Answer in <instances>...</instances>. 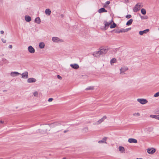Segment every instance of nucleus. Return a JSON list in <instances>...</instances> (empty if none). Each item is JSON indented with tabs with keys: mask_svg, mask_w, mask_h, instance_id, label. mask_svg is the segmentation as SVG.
Listing matches in <instances>:
<instances>
[{
	"mask_svg": "<svg viewBox=\"0 0 159 159\" xmlns=\"http://www.w3.org/2000/svg\"><path fill=\"white\" fill-rule=\"evenodd\" d=\"M50 126L53 128V131L54 133L59 132L63 129V125L59 122H55L50 124Z\"/></svg>",
	"mask_w": 159,
	"mask_h": 159,
	"instance_id": "nucleus-1",
	"label": "nucleus"
},
{
	"mask_svg": "<svg viewBox=\"0 0 159 159\" xmlns=\"http://www.w3.org/2000/svg\"><path fill=\"white\" fill-rule=\"evenodd\" d=\"M52 41L54 43H61L63 42L62 39H61L58 37H53L52 38Z\"/></svg>",
	"mask_w": 159,
	"mask_h": 159,
	"instance_id": "nucleus-2",
	"label": "nucleus"
},
{
	"mask_svg": "<svg viewBox=\"0 0 159 159\" xmlns=\"http://www.w3.org/2000/svg\"><path fill=\"white\" fill-rule=\"evenodd\" d=\"M137 101L142 105H144L148 103V101L144 98H138Z\"/></svg>",
	"mask_w": 159,
	"mask_h": 159,
	"instance_id": "nucleus-3",
	"label": "nucleus"
},
{
	"mask_svg": "<svg viewBox=\"0 0 159 159\" xmlns=\"http://www.w3.org/2000/svg\"><path fill=\"white\" fill-rule=\"evenodd\" d=\"M128 70V68L127 66L122 67L120 69V74L122 75L125 74V72Z\"/></svg>",
	"mask_w": 159,
	"mask_h": 159,
	"instance_id": "nucleus-4",
	"label": "nucleus"
},
{
	"mask_svg": "<svg viewBox=\"0 0 159 159\" xmlns=\"http://www.w3.org/2000/svg\"><path fill=\"white\" fill-rule=\"evenodd\" d=\"M108 50V48H102L100 49L99 50L100 53L101 55L106 54Z\"/></svg>",
	"mask_w": 159,
	"mask_h": 159,
	"instance_id": "nucleus-5",
	"label": "nucleus"
},
{
	"mask_svg": "<svg viewBox=\"0 0 159 159\" xmlns=\"http://www.w3.org/2000/svg\"><path fill=\"white\" fill-rule=\"evenodd\" d=\"M141 7L140 4L139 5L137 4L133 9V11L134 12H136L138 11L139 10L140 8Z\"/></svg>",
	"mask_w": 159,
	"mask_h": 159,
	"instance_id": "nucleus-6",
	"label": "nucleus"
},
{
	"mask_svg": "<svg viewBox=\"0 0 159 159\" xmlns=\"http://www.w3.org/2000/svg\"><path fill=\"white\" fill-rule=\"evenodd\" d=\"M155 149L153 148H148L147 149V152L150 154H153L155 152Z\"/></svg>",
	"mask_w": 159,
	"mask_h": 159,
	"instance_id": "nucleus-7",
	"label": "nucleus"
},
{
	"mask_svg": "<svg viewBox=\"0 0 159 159\" xmlns=\"http://www.w3.org/2000/svg\"><path fill=\"white\" fill-rule=\"evenodd\" d=\"M29 52L31 53H34L35 52L34 49L31 46H30L28 48Z\"/></svg>",
	"mask_w": 159,
	"mask_h": 159,
	"instance_id": "nucleus-8",
	"label": "nucleus"
},
{
	"mask_svg": "<svg viewBox=\"0 0 159 159\" xmlns=\"http://www.w3.org/2000/svg\"><path fill=\"white\" fill-rule=\"evenodd\" d=\"M70 66L72 68L75 70L78 69L79 67V65L76 63L70 64Z\"/></svg>",
	"mask_w": 159,
	"mask_h": 159,
	"instance_id": "nucleus-9",
	"label": "nucleus"
},
{
	"mask_svg": "<svg viewBox=\"0 0 159 159\" xmlns=\"http://www.w3.org/2000/svg\"><path fill=\"white\" fill-rule=\"evenodd\" d=\"M22 78L24 79H27L28 78V72L25 71L21 74Z\"/></svg>",
	"mask_w": 159,
	"mask_h": 159,
	"instance_id": "nucleus-10",
	"label": "nucleus"
},
{
	"mask_svg": "<svg viewBox=\"0 0 159 159\" xmlns=\"http://www.w3.org/2000/svg\"><path fill=\"white\" fill-rule=\"evenodd\" d=\"M36 81V79L33 78H29L27 80V82L28 83H35Z\"/></svg>",
	"mask_w": 159,
	"mask_h": 159,
	"instance_id": "nucleus-11",
	"label": "nucleus"
},
{
	"mask_svg": "<svg viewBox=\"0 0 159 159\" xmlns=\"http://www.w3.org/2000/svg\"><path fill=\"white\" fill-rule=\"evenodd\" d=\"M107 137H103L102 140H99L98 142V143H107Z\"/></svg>",
	"mask_w": 159,
	"mask_h": 159,
	"instance_id": "nucleus-12",
	"label": "nucleus"
},
{
	"mask_svg": "<svg viewBox=\"0 0 159 159\" xmlns=\"http://www.w3.org/2000/svg\"><path fill=\"white\" fill-rule=\"evenodd\" d=\"M128 142L130 143H137V140L134 139L129 138L128 140Z\"/></svg>",
	"mask_w": 159,
	"mask_h": 159,
	"instance_id": "nucleus-13",
	"label": "nucleus"
},
{
	"mask_svg": "<svg viewBox=\"0 0 159 159\" xmlns=\"http://www.w3.org/2000/svg\"><path fill=\"white\" fill-rule=\"evenodd\" d=\"M149 31V29H147L145 30H144L143 31H140L139 32V34L140 35H142L144 34H146L147 32H148Z\"/></svg>",
	"mask_w": 159,
	"mask_h": 159,
	"instance_id": "nucleus-14",
	"label": "nucleus"
},
{
	"mask_svg": "<svg viewBox=\"0 0 159 159\" xmlns=\"http://www.w3.org/2000/svg\"><path fill=\"white\" fill-rule=\"evenodd\" d=\"M93 55L97 57H99L101 55L99 50L98 51L94 52L93 54Z\"/></svg>",
	"mask_w": 159,
	"mask_h": 159,
	"instance_id": "nucleus-15",
	"label": "nucleus"
},
{
	"mask_svg": "<svg viewBox=\"0 0 159 159\" xmlns=\"http://www.w3.org/2000/svg\"><path fill=\"white\" fill-rule=\"evenodd\" d=\"M20 74L19 73L16 71L12 72L10 73L11 76L12 77H15Z\"/></svg>",
	"mask_w": 159,
	"mask_h": 159,
	"instance_id": "nucleus-16",
	"label": "nucleus"
},
{
	"mask_svg": "<svg viewBox=\"0 0 159 159\" xmlns=\"http://www.w3.org/2000/svg\"><path fill=\"white\" fill-rule=\"evenodd\" d=\"M104 23L105 25V30H107L111 24V22H108L106 21H104Z\"/></svg>",
	"mask_w": 159,
	"mask_h": 159,
	"instance_id": "nucleus-17",
	"label": "nucleus"
},
{
	"mask_svg": "<svg viewBox=\"0 0 159 159\" xmlns=\"http://www.w3.org/2000/svg\"><path fill=\"white\" fill-rule=\"evenodd\" d=\"M119 150L121 153H125V149L124 148L121 146H120L119 147Z\"/></svg>",
	"mask_w": 159,
	"mask_h": 159,
	"instance_id": "nucleus-18",
	"label": "nucleus"
},
{
	"mask_svg": "<svg viewBox=\"0 0 159 159\" xmlns=\"http://www.w3.org/2000/svg\"><path fill=\"white\" fill-rule=\"evenodd\" d=\"M99 13H101L103 12H107V11L104 8H102L99 9L98 10Z\"/></svg>",
	"mask_w": 159,
	"mask_h": 159,
	"instance_id": "nucleus-19",
	"label": "nucleus"
},
{
	"mask_svg": "<svg viewBox=\"0 0 159 159\" xmlns=\"http://www.w3.org/2000/svg\"><path fill=\"white\" fill-rule=\"evenodd\" d=\"M39 47L41 49H43L45 47V44L43 42H41L39 43Z\"/></svg>",
	"mask_w": 159,
	"mask_h": 159,
	"instance_id": "nucleus-20",
	"label": "nucleus"
},
{
	"mask_svg": "<svg viewBox=\"0 0 159 159\" xmlns=\"http://www.w3.org/2000/svg\"><path fill=\"white\" fill-rule=\"evenodd\" d=\"M25 19L28 22L30 21L31 20V17L29 16H25Z\"/></svg>",
	"mask_w": 159,
	"mask_h": 159,
	"instance_id": "nucleus-21",
	"label": "nucleus"
},
{
	"mask_svg": "<svg viewBox=\"0 0 159 159\" xmlns=\"http://www.w3.org/2000/svg\"><path fill=\"white\" fill-rule=\"evenodd\" d=\"M51 11L49 9H46L45 10V13L46 15L48 16H49L51 14Z\"/></svg>",
	"mask_w": 159,
	"mask_h": 159,
	"instance_id": "nucleus-22",
	"label": "nucleus"
},
{
	"mask_svg": "<svg viewBox=\"0 0 159 159\" xmlns=\"http://www.w3.org/2000/svg\"><path fill=\"white\" fill-rule=\"evenodd\" d=\"M150 116L151 118L159 120L158 115H150Z\"/></svg>",
	"mask_w": 159,
	"mask_h": 159,
	"instance_id": "nucleus-23",
	"label": "nucleus"
},
{
	"mask_svg": "<svg viewBox=\"0 0 159 159\" xmlns=\"http://www.w3.org/2000/svg\"><path fill=\"white\" fill-rule=\"evenodd\" d=\"M35 22L36 23L38 24H39L41 22V20L39 17L36 18L34 20Z\"/></svg>",
	"mask_w": 159,
	"mask_h": 159,
	"instance_id": "nucleus-24",
	"label": "nucleus"
},
{
	"mask_svg": "<svg viewBox=\"0 0 159 159\" xmlns=\"http://www.w3.org/2000/svg\"><path fill=\"white\" fill-rule=\"evenodd\" d=\"M116 59L115 58H113L110 61V63L111 65H113V64L114 63H115L116 62Z\"/></svg>",
	"mask_w": 159,
	"mask_h": 159,
	"instance_id": "nucleus-25",
	"label": "nucleus"
},
{
	"mask_svg": "<svg viewBox=\"0 0 159 159\" xmlns=\"http://www.w3.org/2000/svg\"><path fill=\"white\" fill-rule=\"evenodd\" d=\"M133 21V20L132 19H130L129 21L126 23V25H129L131 24Z\"/></svg>",
	"mask_w": 159,
	"mask_h": 159,
	"instance_id": "nucleus-26",
	"label": "nucleus"
},
{
	"mask_svg": "<svg viewBox=\"0 0 159 159\" xmlns=\"http://www.w3.org/2000/svg\"><path fill=\"white\" fill-rule=\"evenodd\" d=\"M102 122V121H101V120L99 119V120H98L96 122L94 123H93V124L94 125H98L101 124Z\"/></svg>",
	"mask_w": 159,
	"mask_h": 159,
	"instance_id": "nucleus-27",
	"label": "nucleus"
},
{
	"mask_svg": "<svg viewBox=\"0 0 159 159\" xmlns=\"http://www.w3.org/2000/svg\"><path fill=\"white\" fill-rule=\"evenodd\" d=\"M88 128L87 127H85L82 129V131L83 132L87 133L88 131Z\"/></svg>",
	"mask_w": 159,
	"mask_h": 159,
	"instance_id": "nucleus-28",
	"label": "nucleus"
},
{
	"mask_svg": "<svg viewBox=\"0 0 159 159\" xmlns=\"http://www.w3.org/2000/svg\"><path fill=\"white\" fill-rule=\"evenodd\" d=\"M141 13L143 15H145L146 14V11L145 9L144 8H142L141 9Z\"/></svg>",
	"mask_w": 159,
	"mask_h": 159,
	"instance_id": "nucleus-29",
	"label": "nucleus"
},
{
	"mask_svg": "<svg viewBox=\"0 0 159 159\" xmlns=\"http://www.w3.org/2000/svg\"><path fill=\"white\" fill-rule=\"evenodd\" d=\"M33 94L34 97H38V92L37 91H34L33 92Z\"/></svg>",
	"mask_w": 159,
	"mask_h": 159,
	"instance_id": "nucleus-30",
	"label": "nucleus"
},
{
	"mask_svg": "<svg viewBox=\"0 0 159 159\" xmlns=\"http://www.w3.org/2000/svg\"><path fill=\"white\" fill-rule=\"evenodd\" d=\"M107 118V117L106 116H104L102 117L100 119L102 122H103L105 119Z\"/></svg>",
	"mask_w": 159,
	"mask_h": 159,
	"instance_id": "nucleus-31",
	"label": "nucleus"
},
{
	"mask_svg": "<svg viewBox=\"0 0 159 159\" xmlns=\"http://www.w3.org/2000/svg\"><path fill=\"white\" fill-rule=\"evenodd\" d=\"M116 24L115 23H113V24L111 25L110 28L111 29L114 28L116 27Z\"/></svg>",
	"mask_w": 159,
	"mask_h": 159,
	"instance_id": "nucleus-32",
	"label": "nucleus"
},
{
	"mask_svg": "<svg viewBox=\"0 0 159 159\" xmlns=\"http://www.w3.org/2000/svg\"><path fill=\"white\" fill-rule=\"evenodd\" d=\"M133 115L134 116H140V114L138 112L135 113L133 114Z\"/></svg>",
	"mask_w": 159,
	"mask_h": 159,
	"instance_id": "nucleus-33",
	"label": "nucleus"
},
{
	"mask_svg": "<svg viewBox=\"0 0 159 159\" xmlns=\"http://www.w3.org/2000/svg\"><path fill=\"white\" fill-rule=\"evenodd\" d=\"M131 29V28H127L126 29H124V33L127 32L128 31L130 30Z\"/></svg>",
	"mask_w": 159,
	"mask_h": 159,
	"instance_id": "nucleus-34",
	"label": "nucleus"
},
{
	"mask_svg": "<svg viewBox=\"0 0 159 159\" xmlns=\"http://www.w3.org/2000/svg\"><path fill=\"white\" fill-rule=\"evenodd\" d=\"M141 18L142 19H147L148 18V16H141Z\"/></svg>",
	"mask_w": 159,
	"mask_h": 159,
	"instance_id": "nucleus-35",
	"label": "nucleus"
},
{
	"mask_svg": "<svg viewBox=\"0 0 159 159\" xmlns=\"http://www.w3.org/2000/svg\"><path fill=\"white\" fill-rule=\"evenodd\" d=\"M155 97H157L159 96V91L156 93H155L154 95Z\"/></svg>",
	"mask_w": 159,
	"mask_h": 159,
	"instance_id": "nucleus-36",
	"label": "nucleus"
},
{
	"mask_svg": "<svg viewBox=\"0 0 159 159\" xmlns=\"http://www.w3.org/2000/svg\"><path fill=\"white\" fill-rule=\"evenodd\" d=\"M93 87H89L88 88H87L86 89V90H93Z\"/></svg>",
	"mask_w": 159,
	"mask_h": 159,
	"instance_id": "nucleus-37",
	"label": "nucleus"
},
{
	"mask_svg": "<svg viewBox=\"0 0 159 159\" xmlns=\"http://www.w3.org/2000/svg\"><path fill=\"white\" fill-rule=\"evenodd\" d=\"M131 17V16L130 15H127L126 16V18L127 19Z\"/></svg>",
	"mask_w": 159,
	"mask_h": 159,
	"instance_id": "nucleus-38",
	"label": "nucleus"
},
{
	"mask_svg": "<svg viewBox=\"0 0 159 159\" xmlns=\"http://www.w3.org/2000/svg\"><path fill=\"white\" fill-rule=\"evenodd\" d=\"M57 78L59 79V80H61L62 79V78L61 77L60 75H57Z\"/></svg>",
	"mask_w": 159,
	"mask_h": 159,
	"instance_id": "nucleus-39",
	"label": "nucleus"
},
{
	"mask_svg": "<svg viewBox=\"0 0 159 159\" xmlns=\"http://www.w3.org/2000/svg\"><path fill=\"white\" fill-rule=\"evenodd\" d=\"M53 100V99L52 98H49L48 100V101L49 102H52Z\"/></svg>",
	"mask_w": 159,
	"mask_h": 159,
	"instance_id": "nucleus-40",
	"label": "nucleus"
},
{
	"mask_svg": "<svg viewBox=\"0 0 159 159\" xmlns=\"http://www.w3.org/2000/svg\"><path fill=\"white\" fill-rule=\"evenodd\" d=\"M105 3H106V4H107V5H109L110 4V2L109 1H107L106 2H105Z\"/></svg>",
	"mask_w": 159,
	"mask_h": 159,
	"instance_id": "nucleus-41",
	"label": "nucleus"
},
{
	"mask_svg": "<svg viewBox=\"0 0 159 159\" xmlns=\"http://www.w3.org/2000/svg\"><path fill=\"white\" fill-rule=\"evenodd\" d=\"M2 42L4 43H5L6 42V40L3 39H2Z\"/></svg>",
	"mask_w": 159,
	"mask_h": 159,
	"instance_id": "nucleus-42",
	"label": "nucleus"
},
{
	"mask_svg": "<svg viewBox=\"0 0 159 159\" xmlns=\"http://www.w3.org/2000/svg\"><path fill=\"white\" fill-rule=\"evenodd\" d=\"M124 29H122L121 30H120L119 31V33L120 32H124Z\"/></svg>",
	"mask_w": 159,
	"mask_h": 159,
	"instance_id": "nucleus-43",
	"label": "nucleus"
},
{
	"mask_svg": "<svg viewBox=\"0 0 159 159\" xmlns=\"http://www.w3.org/2000/svg\"><path fill=\"white\" fill-rule=\"evenodd\" d=\"M108 5H107V4H106V3H105L103 4V7H107Z\"/></svg>",
	"mask_w": 159,
	"mask_h": 159,
	"instance_id": "nucleus-44",
	"label": "nucleus"
},
{
	"mask_svg": "<svg viewBox=\"0 0 159 159\" xmlns=\"http://www.w3.org/2000/svg\"><path fill=\"white\" fill-rule=\"evenodd\" d=\"M9 48H12V45H9Z\"/></svg>",
	"mask_w": 159,
	"mask_h": 159,
	"instance_id": "nucleus-45",
	"label": "nucleus"
},
{
	"mask_svg": "<svg viewBox=\"0 0 159 159\" xmlns=\"http://www.w3.org/2000/svg\"><path fill=\"white\" fill-rule=\"evenodd\" d=\"M0 33L2 34H3L4 33V31L3 30H1L0 31Z\"/></svg>",
	"mask_w": 159,
	"mask_h": 159,
	"instance_id": "nucleus-46",
	"label": "nucleus"
},
{
	"mask_svg": "<svg viewBox=\"0 0 159 159\" xmlns=\"http://www.w3.org/2000/svg\"><path fill=\"white\" fill-rule=\"evenodd\" d=\"M0 123L2 124H3L4 123V121L0 120Z\"/></svg>",
	"mask_w": 159,
	"mask_h": 159,
	"instance_id": "nucleus-47",
	"label": "nucleus"
},
{
	"mask_svg": "<svg viewBox=\"0 0 159 159\" xmlns=\"http://www.w3.org/2000/svg\"><path fill=\"white\" fill-rule=\"evenodd\" d=\"M67 130H65L64 131V133H66L67 132Z\"/></svg>",
	"mask_w": 159,
	"mask_h": 159,
	"instance_id": "nucleus-48",
	"label": "nucleus"
},
{
	"mask_svg": "<svg viewBox=\"0 0 159 159\" xmlns=\"http://www.w3.org/2000/svg\"><path fill=\"white\" fill-rule=\"evenodd\" d=\"M136 159H143V158H137Z\"/></svg>",
	"mask_w": 159,
	"mask_h": 159,
	"instance_id": "nucleus-49",
	"label": "nucleus"
},
{
	"mask_svg": "<svg viewBox=\"0 0 159 159\" xmlns=\"http://www.w3.org/2000/svg\"><path fill=\"white\" fill-rule=\"evenodd\" d=\"M63 159H66V157H64Z\"/></svg>",
	"mask_w": 159,
	"mask_h": 159,
	"instance_id": "nucleus-50",
	"label": "nucleus"
},
{
	"mask_svg": "<svg viewBox=\"0 0 159 159\" xmlns=\"http://www.w3.org/2000/svg\"><path fill=\"white\" fill-rule=\"evenodd\" d=\"M61 16H63V15H61Z\"/></svg>",
	"mask_w": 159,
	"mask_h": 159,
	"instance_id": "nucleus-51",
	"label": "nucleus"
},
{
	"mask_svg": "<svg viewBox=\"0 0 159 159\" xmlns=\"http://www.w3.org/2000/svg\"><path fill=\"white\" fill-rule=\"evenodd\" d=\"M158 30H159V28L158 29Z\"/></svg>",
	"mask_w": 159,
	"mask_h": 159,
	"instance_id": "nucleus-52",
	"label": "nucleus"
}]
</instances>
